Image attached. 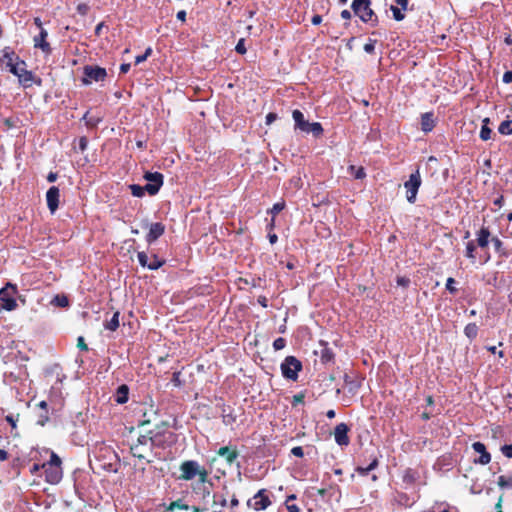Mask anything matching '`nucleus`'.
Here are the masks:
<instances>
[{
    "label": "nucleus",
    "instance_id": "nucleus-3",
    "mask_svg": "<svg viewBox=\"0 0 512 512\" xmlns=\"http://www.w3.org/2000/svg\"><path fill=\"white\" fill-rule=\"evenodd\" d=\"M17 294V285L7 282L5 286L0 289V308L6 311L15 310L18 306L15 298Z\"/></svg>",
    "mask_w": 512,
    "mask_h": 512
},
{
    "label": "nucleus",
    "instance_id": "nucleus-26",
    "mask_svg": "<svg viewBox=\"0 0 512 512\" xmlns=\"http://www.w3.org/2000/svg\"><path fill=\"white\" fill-rule=\"evenodd\" d=\"M498 132L501 135H512V119H506L498 126Z\"/></svg>",
    "mask_w": 512,
    "mask_h": 512
},
{
    "label": "nucleus",
    "instance_id": "nucleus-24",
    "mask_svg": "<svg viewBox=\"0 0 512 512\" xmlns=\"http://www.w3.org/2000/svg\"><path fill=\"white\" fill-rule=\"evenodd\" d=\"M115 400L119 404H124L128 401V387L126 385H121L117 389Z\"/></svg>",
    "mask_w": 512,
    "mask_h": 512
},
{
    "label": "nucleus",
    "instance_id": "nucleus-55",
    "mask_svg": "<svg viewBox=\"0 0 512 512\" xmlns=\"http://www.w3.org/2000/svg\"><path fill=\"white\" fill-rule=\"evenodd\" d=\"M257 301L264 308L268 306V299L265 296H259Z\"/></svg>",
    "mask_w": 512,
    "mask_h": 512
},
{
    "label": "nucleus",
    "instance_id": "nucleus-40",
    "mask_svg": "<svg viewBox=\"0 0 512 512\" xmlns=\"http://www.w3.org/2000/svg\"><path fill=\"white\" fill-rule=\"evenodd\" d=\"M286 346V341L284 338L282 337H279L277 339L274 340L273 342V348L275 350H281L283 349L284 347Z\"/></svg>",
    "mask_w": 512,
    "mask_h": 512
},
{
    "label": "nucleus",
    "instance_id": "nucleus-20",
    "mask_svg": "<svg viewBox=\"0 0 512 512\" xmlns=\"http://www.w3.org/2000/svg\"><path fill=\"white\" fill-rule=\"evenodd\" d=\"M303 132L312 133L314 137L319 138L323 135V127L319 122H308L305 129H303Z\"/></svg>",
    "mask_w": 512,
    "mask_h": 512
},
{
    "label": "nucleus",
    "instance_id": "nucleus-62",
    "mask_svg": "<svg viewBox=\"0 0 512 512\" xmlns=\"http://www.w3.org/2000/svg\"><path fill=\"white\" fill-rule=\"evenodd\" d=\"M6 420L11 424L12 428L16 427V421L12 415L6 416Z\"/></svg>",
    "mask_w": 512,
    "mask_h": 512
},
{
    "label": "nucleus",
    "instance_id": "nucleus-5",
    "mask_svg": "<svg viewBox=\"0 0 512 512\" xmlns=\"http://www.w3.org/2000/svg\"><path fill=\"white\" fill-rule=\"evenodd\" d=\"M84 77L82 78V83L84 85H90L93 81L101 82L104 81L107 77V72L105 68L100 66L86 65L83 67Z\"/></svg>",
    "mask_w": 512,
    "mask_h": 512
},
{
    "label": "nucleus",
    "instance_id": "nucleus-21",
    "mask_svg": "<svg viewBox=\"0 0 512 512\" xmlns=\"http://www.w3.org/2000/svg\"><path fill=\"white\" fill-rule=\"evenodd\" d=\"M292 117L295 122V128L303 131L308 123V121L304 119V114L300 110L296 109L292 112Z\"/></svg>",
    "mask_w": 512,
    "mask_h": 512
},
{
    "label": "nucleus",
    "instance_id": "nucleus-30",
    "mask_svg": "<svg viewBox=\"0 0 512 512\" xmlns=\"http://www.w3.org/2000/svg\"><path fill=\"white\" fill-rule=\"evenodd\" d=\"M390 10L392 11L393 18L396 21H402L405 18V14L402 12V9H400L398 6L392 5L390 7Z\"/></svg>",
    "mask_w": 512,
    "mask_h": 512
},
{
    "label": "nucleus",
    "instance_id": "nucleus-61",
    "mask_svg": "<svg viewBox=\"0 0 512 512\" xmlns=\"http://www.w3.org/2000/svg\"><path fill=\"white\" fill-rule=\"evenodd\" d=\"M147 59L146 55L142 54V55H138L135 57V64H140L142 62H144L145 60Z\"/></svg>",
    "mask_w": 512,
    "mask_h": 512
},
{
    "label": "nucleus",
    "instance_id": "nucleus-10",
    "mask_svg": "<svg viewBox=\"0 0 512 512\" xmlns=\"http://www.w3.org/2000/svg\"><path fill=\"white\" fill-rule=\"evenodd\" d=\"M248 506L253 508L256 511L265 510L268 506H270L271 501L266 494L265 490L258 491L257 494L254 495L252 499L247 502Z\"/></svg>",
    "mask_w": 512,
    "mask_h": 512
},
{
    "label": "nucleus",
    "instance_id": "nucleus-60",
    "mask_svg": "<svg viewBox=\"0 0 512 512\" xmlns=\"http://www.w3.org/2000/svg\"><path fill=\"white\" fill-rule=\"evenodd\" d=\"M351 16H352V15H351V12H350L349 10H347V9H345V10H343V11L341 12V17H342L343 19H345V20H350V19H351Z\"/></svg>",
    "mask_w": 512,
    "mask_h": 512
},
{
    "label": "nucleus",
    "instance_id": "nucleus-36",
    "mask_svg": "<svg viewBox=\"0 0 512 512\" xmlns=\"http://www.w3.org/2000/svg\"><path fill=\"white\" fill-rule=\"evenodd\" d=\"M90 10V7L88 4L86 3H79L76 7V11L78 12V14H80L81 16H86L88 14Z\"/></svg>",
    "mask_w": 512,
    "mask_h": 512
},
{
    "label": "nucleus",
    "instance_id": "nucleus-8",
    "mask_svg": "<svg viewBox=\"0 0 512 512\" xmlns=\"http://www.w3.org/2000/svg\"><path fill=\"white\" fill-rule=\"evenodd\" d=\"M10 72L17 76L19 83L25 87H31L34 81V75L31 71L26 70V63L24 61H18L17 67H11Z\"/></svg>",
    "mask_w": 512,
    "mask_h": 512
},
{
    "label": "nucleus",
    "instance_id": "nucleus-1",
    "mask_svg": "<svg viewBox=\"0 0 512 512\" xmlns=\"http://www.w3.org/2000/svg\"><path fill=\"white\" fill-rule=\"evenodd\" d=\"M476 239L469 240L466 243L465 247V256L471 261V263H475L476 261V247H480L481 249H486L490 243L491 231L488 226H481V228L476 232Z\"/></svg>",
    "mask_w": 512,
    "mask_h": 512
},
{
    "label": "nucleus",
    "instance_id": "nucleus-46",
    "mask_svg": "<svg viewBox=\"0 0 512 512\" xmlns=\"http://www.w3.org/2000/svg\"><path fill=\"white\" fill-rule=\"evenodd\" d=\"M47 464L61 466V460L54 452H52L50 460L47 462Z\"/></svg>",
    "mask_w": 512,
    "mask_h": 512
},
{
    "label": "nucleus",
    "instance_id": "nucleus-4",
    "mask_svg": "<svg viewBox=\"0 0 512 512\" xmlns=\"http://www.w3.org/2000/svg\"><path fill=\"white\" fill-rule=\"evenodd\" d=\"M180 479L191 480L196 476H199L200 482L204 483L208 476V471L202 468L196 461H185L180 466Z\"/></svg>",
    "mask_w": 512,
    "mask_h": 512
},
{
    "label": "nucleus",
    "instance_id": "nucleus-58",
    "mask_svg": "<svg viewBox=\"0 0 512 512\" xmlns=\"http://www.w3.org/2000/svg\"><path fill=\"white\" fill-rule=\"evenodd\" d=\"M130 67H131L130 63H123L120 65V72L125 74L130 70Z\"/></svg>",
    "mask_w": 512,
    "mask_h": 512
},
{
    "label": "nucleus",
    "instance_id": "nucleus-52",
    "mask_svg": "<svg viewBox=\"0 0 512 512\" xmlns=\"http://www.w3.org/2000/svg\"><path fill=\"white\" fill-rule=\"evenodd\" d=\"M77 342H78L77 343L78 348H80L81 350H84V351L88 350V347L85 344L84 338L82 336L78 337Z\"/></svg>",
    "mask_w": 512,
    "mask_h": 512
},
{
    "label": "nucleus",
    "instance_id": "nucleus-47",
    "mask_svg": "<svg viewBox=\"0 0 512 512\" xmlns=\"http://www.w3.org/2000/svg\"><path fill=\"white\" fill-rule=\"evenodd\" d=\"M501 451L506 457L512 458V445H504Z\"/></svg>",
    "mask_w": 512,
    "mask_h": 512
},
{
    "label": "nucleus",
    "instance_id": "nucleus-31",
    "mask_svg": "<svg viewBox=\"0 0 512 512\" xmlns=\"http://www.w3.org/2000/svg\"><path fill=\"white\" fill-rule=\"evenodd\" d=\"M455 284L456 281L452 277H449L446 281V290L452 295H455L458 292V289L455 287Z\"/></svg>",
    "mask_w": 512,
    "mask_h": 512
},
{
    "label": "nucleus",
    "instance_id": "nucleus-6",
    "mask_svg": "<svg viewBox=\"0 0 512 512\" xmlns=\"http://www.w3.org/2000/svg\"><path fill=\"white\" fill-rule=\"evenodd\" d=\"M281 372L286 379L296 380L298 372L302 369L301 362L294 356H288L281 363Z\"/></svg>",
    "mask_w": 512,
    "mask_h": 512
},
{
    "label": "nucleus",
    "instance_id": "nucleus-42",
    "mask_svg": "<svg viewBox=\"0 0 512 512\" xmlns=\"http://www.w3.org/2000/svg\"><path fill=\"white\" fill-rule=\"evenodd\" d=\"M49 421V415H48V411H42L40 414H39V417H38V421L37 423L41 426H44L47 422Z\"/></svg>",
    "mask_w": 512,
    "mask_h": 512
},
{
    "label": "nucleus",
    "instance_id": "nucleus-37",
    "mask_svg": "<svg viewBox=\"0 0 512 512\" xmlns=\"http://www.w3.org/2000/svg\"><path fill=\"white\" fill-rule=\"evenodd\" d=\"M376 42L377 40L375 39H369L368 42L364 45V51L369 54L374 53Z\"/></svg>",
    "mask_w": 512,
    "mask_h": 512
},
{
    "label": "nucleus",
    "instance_id": "nucleus-50",
    "mask_svg": "<svg viewBox=\"0 0 512 512\" xmlns=\"http://www.w3.org/2000/svg\"><path fill=\"white\" fill-rule=\"evenodd\" d=\"M277 119V114L276 113H273V112H270L266 115V124L267 125H270L271 123H273L275 120Z\"/></svg>",
    "mask_w": 512,
    "mask_h": 512
},
{
    "label": "nucleus",
    "instance_id": "nucleus-59",
    "mask_svg": "<svg viewBox=\"0 0 512 512\" xmlns=\"http://www.w3.org/2000/svg\"><path fill=\"white\" fill-rule=\"evenodd\" d=\"M176 16H177V19H179L180 21L184 22L186 20V11L185 10H180V11H178Z\"/></svg>",
    "mask_w": 512,
    "mask_h": 512
},
{
    "label": "nucleus",
    "instance_id": "nucleus-45",
    "mask_svg": "<svg viewBox=\"0 0 512 512\" xmlns=\"http://www.w3.org/2000/svg\"><path fill=\"white\" fill-rule=\"evenodd\" d=\"M78 146H79V150L81 152H84L87 149V146H88V139H87V137H85V136L80 137L79 141H78Z\"/></svg>",
    "mask_w": 512,
    "mask_h": 512
},
{
    "label": "nucleus",
    "instance_id": "nucleus-63",
    "mask_svg": "<svg viewBox=\"0 0 512 512\" xmlns=\"http://www.w3.org/2000/svg\"><path fill=\"white\" fill-rule=\"evenodd\" d=\"M491 255L489 252H486L484 257L481 259V264H486L490 261Z\"/></svg>",
    "mask_w": 512,
    "mask_h": 512
},
{
    "label": "nucleus",
    "instance_id": "nucleus-35",
    "mask_svg": "<svg viewBox=\"0 0 512 512\" xmlns=\"http://www.w3.org/2000/svg\"><path fill=\"white\" fill-rule=\"evenodd\" d=\"M137 258H138V261H139V263H140V265H141L142 267H146V268H148V265H149V257H148V255H147L144 251H142V252H138V254H137Z\"/></svg>",
    "mask_w": 512,
    "mask_h": 512
},
{
    "label": "nucleus",
    "instance_id": "nucleus-16",
    "mask_svg": "<svg viewBox=\"0 0 512 512\" xmlns=\"http://www.w3.org/2000/svg\"><path fill=\"white\" fill-rule=\"evenodd\" d=\"M475 452L480 454L479 459L475 460V463H479L481 465H486L491 461L490 454L486 451V447L481 442H475L472 445Z\"/></svg>",
    "mask_w": 512,
    "mask_h": 512
},
{
    "label": "nucleus",
    "instance_id": "nucleus-17",
    "mask_svg": "<svg viewBox=\"0 0 512 512\" xmlns=\"http://www.w3.org/2000/svg\"><path fill=\"white\" fill-rule=\"evenodd\" d=\"M47 36V31L44 28H41L39 35L34 38L35 47L40 48L45 53H49L51 51L50 44L46 41Z\"/></svg>",
    "mask_w": 512,
    "mask_h": 512
},
{
    "label": "nucleus",
    "instance_id": "nucleus-29",
    "mask_svg": "<svg viewBox=\"0 0 512 512\" xmlns=\"http://www.w3.org/2000/svg\"><path fill=\"white\" fill-rule=\"evenodd\" d=\"M165 264V260L159 259L157 255H152V260L149 261L148 269L157 270Z\"/></svg>",
    "mask_w": 512,
    "mask_h": 512
},
{
    "label": "nucleus",
    "instance_id": "nucleus-27",
    "mask_svg": "<svg viewBox=\"0 0 512 512\" xmlns=\"http://www.w3.org/2000/svg\"><path fill=\"white\" fill-rule=\"evenodd\" d=\"M495 134L493 133L492 129L490 127H486L485 125L481 126L479 137L482 141H488L492 139V136Z\"/></svg>",
    "mask_w": 512,
    "mask_h": 512
},
{
    "label": "nucleus",
    "instance_id": "nucleus-49",
    "mask_svg": "<svg viewBox=\"0 0 512 512\" xmlns=\"http://www.w3.org/2000/svg\"><path fill=\"white\" fill-rule=\"evenodd\" d=\"M502 81H503L505 84H510V83H512V71H510V70L506 71V72L503 74Z\"/></svg>",
    "mask_w": 512,
    "mask_h": 512
},
{
    "label": "nucleus",
    "instance_id": "nucleus-39",
    "mask_svg": "<svg viewBox=\"0 0 512 512\" xmlns=\"http://www.w3.org/2000/svg\"><path fill=\"white\" fill-rule=\"evenodd\" d=\"M498 484L501 487L511 488L512 487V479L511 478H506L505 476H500L499 479H498Z\"/></svg>",
    "mask_w": 512,
    "mask_h": 512
},
{
    "label": "nucleus",
    "instance_id": "nucleus-7",
    "mask_svg": "<svg viewBox=\"0 0 512 512\" xmlns=\"http://www.w3.org/2000/svg\"><path fill=\"white\" fill-rule=\"evenodd\" d=\"M421 176L419 169H417L414 173H412L409 177V180H407L404 183V187L406 189V198L407 201L411 204L415 203L417 193L419 190V187L421 186Z\"/></svg>",
    "mask_w": 512,
    "mask_h": 512
},
{
    "label": "nucleus",
    "instance_id": "nucleus-34",
    "mask_svg": "<svg viewBox=\"0 0 512 512\" xmlns=\"http://www.w3.org/2000/svg\"><path fill=\"white\" fill-rule=\"evenodd\" d=\"M285 206H286L285 201L277 202L270 209L269 213H271L273 216H275L278 213H280L282 210H284Z\"/></svg>",
    "mask_w": 512,
    "mask_h": 512
},
{
    "label": "nucleus",
    "instance_id": "nucleus-19",
    "mask_svg": "<svg viewBox=\"0 0 512 512\" xmlns=\"http://www.w3.org/2000/svg\"><path fill=\"white\" fill-rule=\"evenodd\" d=\"M490 242L493 244L496 253H498L500 257L507 258L509 256V253L506 250L504 243L500 238H498L497 236H490Z\"/></svg>",
    "mask_w": 512,
    "mask_h": 512
},
{
    "label": "nucleus",
    "instance_id": "nucleus-38",
    "mask_svg": "<svg viewBox=\"0 0 512 512\" xmlns=\"http://www.w3.org/2000/svg\"><path fill=\"white\" fill-rule=\"evenodd\" d=\"M235 51L239 54H245L247 49H246V46H245V39L244 38H241L238 43L236 44V47H235Z\"/></svg>",
    "mask_w": 512,
    "mask_h": 512
},
{
    "label": "nucleus",
    "instance_id": "nucleus-23",
    "mask_svg": "<svg viewBox=\"0 0 512 512\" xmlns=\"http://www.w3.org/2000/svg\"><path fill=\"white\" fill-rule=\"evenodd\" d=\"M218 454L224 457L228 464H232L237 457L235 450H231L229 447H222L219 449Z\"/></svg>",
    "mask_w": 512,
    "mask_h": 512
},
{
    "label": "nucleus",
    "instance_id": "nucleus-41",
    "mask_svg": "<svg viewBox=\"0 0 512 512\" xmlns=\"http://www.w3.org/2000/svg\"><path fill=\"white\" fill-rule=\"evenodd\" d=\"M174 509H184L188 510L189 507L186 504H183L181 501H174L170 504L168 510H174Z\"/></svg>",
    "mask_w": 512,
    "mask_h": 512
},
{
    "label": "nucleus",
    "instance_id": "nucleus-2",
    "mask_svg": "<svg viewBox=\"0 0 512 512\" xmlns=\"http://www.w3.org/2000/svg\"><path fill=\"white\" fill-rule=\"evenodd\" d=\"M351 8L362 22L369 23L373 27L378 25V17L371 8L370 0H353Z\"/></svg>",
    "mask_w": 512,
    "mask_h": 512
},
{
    "label": "nucleus",
    "instance_id": "nucleus-13",
    "mask_svg": "<svg viewBox=\"0 0 512 512\" xmlns=\"http://www.w3.org/2000/svg\"><path fill=\"white\" fill-rule=\"evenodd\" d=\"M165 233V225L161 222H155L150 224L149 232L146 235V242L148 244L154 243Z\"/></svg>",
    "mask_w": 512,
    "mask_h": 512
},
{
    "label": "nucleus",
    "instance_id": "nucleus-48",
    "mask_svg": "<svg viewBox=\"0 0 512 512\" xmlns=\"http://www.w3.org/2000/svg\"><path fill=\"white\" fill-rule=\"evenodd\" d=\"M119 327V322H106L105 329L108 331H115Z\"/></svg>",
    "mask_w": 512,
    "mask_h": 512
},
{
    "label": "nucleus",
    "instance_id": "nucleus-32",
    "mask_svg": "<svg viewBox=\"0 0 512 512\" xmlns=\"http://www.w3.org/2000/svg\"><path fill=\"white\" fill-rule=\"evenodd\" d=\"M378 465L377 459H373V461L367 467H358L357 471L362 475H367L369 471L375 469Z\"/></svg>",
    "mask_w": 512,
    "mask_h": 512
},
{
    "label": "nucleus",
    "instance_id": "nucleus-11",
    "mask_svg": "<svg viewBox=\"0 0 512 512\" xmlns=\"http://www.w3.org/2000/svg\"><path fill=\"white\" fill-rule=\"evenodd\" d=\"M41 468L44 469L46 480L47 482L51 484L58 483L62 478V468L61 466L57 465H49L47 463H44Z\"/></svg>",
    "mask_w": 512,
    "mask_h": 512
},
{
    "label": "nucleus",
    "instance_id": "nucleus-51",
    "mask_svg": "<svg viewBox=\"0 0 512 512\" xmlns=\"http://www.w3.org/2000/svg\"><path fill=\"white\" fill-rule=\"evenodd\" d=\"M291 453L296 457H302L304 455L303 449L300 446L292 448Z\"/></svg>",
    "mask_w": 512,
    "mask_h": 512
},
{
    "label": "nucleus",
    "instance_id": "nucleus-33",
    "mask_svg": "<svg viewBox=\"0 0 512 512\" xmlns=\"http://www.w3.org/2000/svg\"><path fill=\"white\" fill-rule=\"evenodd\" d=\"M465 334L469 338H474L476 336V334H477V326L475 325V323H469L465 327Z\"/></svg>",
    "mask_w": 512,
    "mask_h": 512
},
{
    "label": "nucleus",
    "instance_id": "nucleus-25",
    "mask_svg": "<svg viewBox=\"0 0 512 512\" xmlns=\"http://www.w3.org/2000/svg\"><path fill=\"white\" fill-rule=\"evenodd\" d=\"M348 172L355 179H364L366 177L365 169L362 166L357 167L355 165H350L348 167Z\"/></svg>",
    "mask_w": 512,
    "mask_h": 512
},
{
    "label": "nucleus",
    "instance_id": "nucleus-56",
    "mask_svg": "<svg viewBox=\"0 0 512 512\" xmlns=\"http://www.w3.org/2000/svg\"><path fill=\"white\" fill-rule=\"evenodd\" d=\"M58 174L56 172H50L47 175V181L50 183H53L57 180Z\"/></svg>",
    "mask_w": 512,
    "mask_h": 512
},
{
    "label": "nucleus",
    "instance_id": "nucleus-15",
    "mask_svg": "<svg viewBox=\"0 0 512 512\" xmlns=\"http://www.w3.org/2000/svg\"><path fill=\"white\" fill-rule=\"evenodd\" d=\"M2 52L3 55L1 58V62L5 65L6 68H8L9 71L11 67L18 66V61L21 60L19 59V56H17L16 53L10 47H5Z\"/></svg>",
    "mask_w": 512,
    "mask_h": 512
},
{
    "label": "nucleus",
    "instance_id": "nucleus-53",
    "mask_svg": "<svg viewBox=\"0 0 512 512\" xmlns=\"http://www.w3.org/2000/svg\"><path fill=\"white\" fill-rule=\"evenodd\" d=\"M397 6H400V9L407 10L409 0H396Z\"/></svg>",
    "mask_w": 512,
    "mask_h": 512
},
{
    "label": "nucleus",
    "instance_id": "nucleus-18",
    "mask_svg": "<svg viewBox=\"0 0 512 512\" xmlns=\"http://www.w3.org/2000/svg\"><path fill=\"white\" fill-rule=\"evenodd\" d=\"M435 127L434 114L426 112L421 115V129L423 132H431Z\"/></svg>",
    "mask_w": 512,
    "mask_h": 512
},
{
    "label": "nucleus",
    "instance_id": "nucleus-22",
    "mask_svg": "<svg viewBox=\"0 0 512 512\" xmlns=\"http://www.w3.org/2000/svg\"><path fill=\"white\" fill-rule=\"evenodd\" d=\"M51 305L59 308H66L69 306V299L65 294H57L50 302Z\"/></svg>",
    "mask_w": 512,
    "mask_h": 512
},
{
    "label": "nucleus",
    "instance_id": "nucleus-64",
    "mask_svg": "<svg viewBox=\"0 0 512 512\" xmlns=\"http://www.w3.org/2000/svg\"><path fill=\"white\" fill-rule=\"evenodd\" d=\"M289 512H299V508L296 505H287Z\"/></svg>",
    "mask_w": 512,
    "mask_h": 512
},
{
    "label": "nucleus",
    "instance_id": "nucleus-54",
    "mask_svg": "<svg viewBox=\"0 0 512 512\" xmlns=\"http://www.w3.org/2000/svg\"><path fill=\"white\" fill-rule=\"evenodd\" d=\"M321 22H322V16H321V15H319V14H315V15L312 17V19H311V23H312L313 25H319V24H321Z\"/></svg>",
    "mask_w": 512,
    "mask_h": 512
},
{
    "label": "nucleus",
    "instance_id": "nucleus-12",
    "mask_svg": "<svg viewBox=\"0 0 512 512\" xmlns=\"http://www.w3.org/2000/svg\"><path fill=\"white\" fill-rule=\"evenodd\" d=\"M60 191L57 186H52L46 192L47 206L53 214L59 207Z\"/></svg>",
    "mask_w": 512,
    "mask_h": 512
},
{
    "label": "nucleus",
    "instance_id": "nucleus-28",
    "mask_svg": "<svg viewBox=\"0 0 512 512\" xmlns=\"http://www.w3.org/2000/svg\"><path fill=\"white\" fill-rule=\"evenodd\" d=\"M129 188L134 197H143L145 192H147L145 186H140L138 184H131Z\"/></svg>",
    "mask_w": 512,
    "mask_h": 512
},
{
    "label": "nucleus",
    "instance_id": "nucleus-14",
    "mask_svg": "<svg viewBox=\"0 0 512 512\" xmlns=\"http://www.w3.org/2000/svg\"><path fill=\"white\" fill-rule=\"evenodd\" d=\"M348 431L349 428L345 423H340L335 427L334 438L338 445L347 446L349 444Z\"/></svg>",
    "mask_w": 512,
    "mask_h": 512
},
{
    "label": "nucleus",
    "instance_id": "nucleus-9",
    "mask_svg": "<svg viewBox=\"0 0 512 512\" xmlns=\"http://www.w3.org/2000/svg\"><path fill=\"white\" fill-rule=\"evenodd\" d=\"M144 179L149 182L145 185L147 193L151 196H154L162 187L164 176L160 172H146L144 174Z\"/></svg>",
    "mask_w": 512,
    "mask_h": 512
},
{
    "label": "nucleus",
    "instance_id": "nucleus-43",
    "mask_svg": "<svg viewBox=\"0 0 512 512\" xmlns=\"http://www.w3.org/2000/svg\"><path fill=\"white\" fill-rule=\"evenodd\" d=\"M131 452H132L133 456L138 457L139 459H142L145 457L143 452L141 451L140 445L132 446Z\"/></svg>",
    "mask_w": 512,
    "mask_h": 512
},
{
    "label": "nucleus",
    "instance_id": "nucleus-44",
    "mask_svg": "<svg viewBox=\"0 0 512 512\" xmlns=\"http://www.w3.org/2000/svg\"><path fill=\"white\" fill-rule=\"evenodd\" d=\"M396 282L399 286L406 288L410 284V279L404 276H398Z\"/></svg>",
    "mask_w": 512,
    "mask_h": 512
},
{
    "label": "nucleus",
    "instance_id": "nucleus-57",
    "mask_svg": "<svg viewBox=\"0 0 512 512\" xmlns=\"http://www.w3.org/2000/svg\"><path fill=\"white\" fill-rule=\"evenodd\" d=\"M493 204L495 206H498V207H502L503 204H504V197L503 195H500L498 198H496L494 201H493Z\"/></svg>",
    "mask_w": 512,
    "mask_h": 512
}]
</instances>
